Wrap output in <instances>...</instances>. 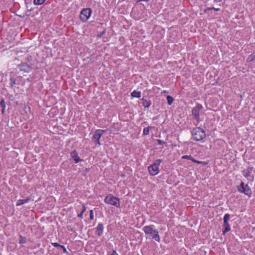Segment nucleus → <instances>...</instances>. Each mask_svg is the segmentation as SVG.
Returning <instances> with one entry per match:
<instances>
[{
    "instance_id": "nucleus-1",
    "label": "nucleus",
    "mask_w": 255,
    "mask_h": 255,
    "mask_svg": "<svg viewBox=\"0 0 255 255\" xmlns=\"http://www.w3.org/2000/svg\"><path fill=\"white\" fill-rule=\"evenodd\" d=\"M155 226L153 225L145 226L143 227L142 231L147 237L155 240L158 242H160V239L159 235V232L157 229H154Z\"/></svg>"
},
{
    "instance_id": "nucleus-2",
    "label": "nucleus",
    "mask_w": 255,
    "mask_h": 255,
    "mask_svg": "<svg viewBox=\"0 0 255 255\" xmlns=\"http://www.w3.org/2000/svg\"><path fill=\"white\" fill-rule=\"evenodd\" d=\"M192 138L195 141H201L206 137V133L203 129L200 127L193 128L191 131Z\"/></svg>"
},
{
    "instance_id": "nucleus-3",
    "label": "nucleus",
    "mask_w": 255,
    "mask_h": 255,
    "mask_svg": "<svg viewBox=\"0 0 255 255\" xmlns=\"http://www.w3.org/2000/svg\"><path fill=\"white\" fill-rule=\"evenodd\" d=\"M162 161L161 159H156L153 164L148 167V171L150 175L155 176L159 173V166Z\"/></svg>"
},
{
    "instance_id": "nucleus-4",
    "label": "nucleus",
    "mask_w": 255,
    "mask_h": 255,
    "mask_svg": "<svg viewBox=\"0 0 255 255\" xmlns=\"http://www.w3.org/2000/svg\"><path fill=\"white\" fill-rule=\"evenodd\" d=\"M104 202L107 204L115 206L116 207H120V198L114 196L111 194H109L106 196Z\"/></svg>"
},
{
    "instance_id": "nucleus-5",
    "label": "nucleus",
    "mask_w": 255,
    "mask_h": 255,
    "mask_svg": "<svg viewBox=\"0 0 255 255\" xmlns=\"http://www.w3.org/2000/svg\"><path fill=\"white\" fill-rule=\"evenodd\" d=\"M237 189L239 192L244 193L249 197H251L252 195L251 188L248 184H245L244 182H241L240 185L237 187Z\"/></svg>"
},
{
    "instance_id": "nucleus-6",
    "label": "nucleus",
    "mask_w": 255,
    "mask_h": 255,
    "mask_svg": "<svg viewBox=\"0 0 255 255\" xmlns=\"http://www.w3.org/2000/svg\"><path fill=\"white\" fill-rule=\"evenodd\" d=\"M107 130L98 129H96L92 138V140L99 146L101 145L100 139L102 136L106 132Z\"/></svg>"
},
{
    "instance_id": "nucleus-7",
    "label": "nucleus",
    "mask_w": 255,
    "mask_h": 255,
    "mask_svg": "<svg viewBox=\"0 0 255 255\" xmlns=\"http://www.w3.org/2000/svg\"><path fill=\"white\" fill-rule=\"evenodd\" d=\"M202 109V105L200 104H197L192 110V115L197 123H199L201 121L200 117V111Z\"/></svg>"
},
{
    "instance_id": "nucleus-8",
    "label": "nucleus",
    "mask_w": 255,
    "mask_h": 255,
    "mask_svg": "<svg viewBox=\"0 0 255 255\" xmlns=\"http://www.w3.org/2000/svg\"><path fill=\"white\" fill-rule=\"evenodd\" d=\"M92 10L90 8H83L80 14V18L83 22H86L90 17Z\"/></svg>"
},
{
    "instance_id": "nucleus-9",
    "label": "nucleus",
    "mask_w": 255,
    "mask_h": 255,
    "mask_svg": "<svg viewBox=\"0 0 255 255\" xmlns=\"http://www.w3.org/2000/svg\"><path fill=\"white\" fill-rule=\"evenodd\" d=\"M253 169V167L249 166L246 169H244L242 171V173L245 178L251 181H253L255 177V176L252 173Z\"/></svg>"
},
{
    "instance_id": "nucleus-10",
    "label": "nucleus",
    "mask_w": 255,
    "mask_h": 255,
    "mask_svg": "<svg viewBox=\"0 0 255 255\" xmlns=\"http://www.w3.org/2000/svg\"><path fill=\"white\" fill-rule=\"evenodd\" d=\"M230 218V215L229 214H226L224 215V229L223 231V235H225L227 232L231 230L230 225L228 222Z\"/></svg>"
},
{
    "instance_id": "nucleus-11",
    "label": "nucleus",
    "mask_w": 255,
    "mask_h": 255,
    "mask_svg": "<svg viewBox=\"0 0 255 255\" xmlns=\"http://www.w3.org/2000/svg\"><path fill=\"white\" fill-rule=\"evenodd\" d=\"M17 67L20 71L26 73L29 72L33 69L32 65H29L26 63H22L18 65Z\"/></svg>"
},
{
    "instance_id": "nucleus-12",
    "label": "nucleus",
    "mask_w": 255,
    "mask_h": 255,
    "mask_svg": "<svg viewBox=\"0 0 255 255\" xmlns=\"http://www.w3.org/2000/svg\"><path fill=\"white\" fill-rule=\"evenodd\" d=\"M104 225L102 223H100L98 224L97 227L96 228L95 234L98 236V237H101L104 231Z\"/></svg>"
},
{
    "instance_id": "nucleus-13",
    "label": "nucleus",
    "mask_w": 255,
    "mask_h": 255,
    "mask_svg": "<svg viewBox=\"0 0 255 255\" xmlns=\"http://www.w3.org/2000/svg\"><path fill=\"white\" fill-rule=\"evenodd\" d=\"M181 158L182 159H190L191 161H192L193 162L196 163H198V164H203V165H206L207 164V163L205 161H198V160H196L195 158H193V156H192L190 155H183V156H182L181 157Z\"/></svg>"
},
{
    "instance_id": "nucleus-14",
    "label": "nucleus",
    "mask_w": 255,
    "mask_h": 255,
    "mask_svg": "<svg viewBox=\"0 0 255 255\" xmlns=\"http://www.w3.org/2000/svg\"><path fill=\"white\" fill-rule=\"evenodd\" d=\"M70 155L71 157L74 159L75 163H77L83 160V159L79 158L78 155V152L75 149L71 152Z\"/></svg>"
},
{
    "instance_id": "nucleus-15",
    "label": "nucleus",
    "mask_w": 255,
    "mask_h": 255,
    "mask_svg": "<svg viewBox=\"0 0 255 255\" xmlns=\"http://www.w3.org/2000/svg\"><path fill=\"white\" fill-rule=\"evenodd\" d=\"M141 101L142 102V106L144 108H148L151 105V101L150 100H147L143 98L141 99Z\"/></svg>"
},
{
    "instance_id": "nucleus-16",
    "label": "nucleus",
    "mask_w": 255,
    "mask_h": 255,
    "mask_svg": "<svg viewBox=\"0 0 255 255\" xmlns=\"http://www.w3.org/2000/svg\"><path fill=\"white\" fill-rule=\"evenodd\" d=\"M30 200V197H27L25 199H19L17 201L16 206H21V205L24 204V203L28 202Z\"/></svg>"
},
{
    "instance_id": "nucleus-17",
    "label": "nucleus",
    "mask_w": 255,
    "mask_h": 255,
    "mask_svg": "<svg viewBox=\"0 0 255 255\" xmlns=\"http://www.w3.org/2000/svg\"><path fill=\"white\" fill-rule=\"evenodd\" d=\"M131 96L132 98H139L141 97V92L140 91H137L136 90H134L131 93Z\"/></svg>"
},
{
    "instance_id": "nucleus-18",
    "label": "nucleus",
    "mask_w": 255,
    "mask_h": 255,
    "mask_svg": "<svg viewBox=\"0 0 255 255\" xmlns=\"http://www.w3.org/2000/svg\"><path fill=\"white\" fill-rule=\"evenodd\" d=\"M152 128H153V127L152 126H148L147 128H145L143 130V135H149V130L150 129H152Z\"/></svg>"
},
{
    "instance_id": "nucleus-19",
    "label": "nucleus",
    "mask_w": 255,
    "mask_h": 255,
    "mask_svg": "<svg viewBox=\"0 0 255 255\" xmlns=\"http://www.w3.org/2000/svg\"><path fill=\"white\" fill-rule=\"evenodd\" d=\"M19 243L20 244H25L27 241V239L25 237L19 235L18 239Z\"/></svg>"
},
{
    "instance_id": "nucleus-20",
    "label": "nucleus",
    "mask_w": 255,
    "mask_h": 255,
    "mask_svg": "<svg viewBox=\"0 0 255 255\" xmlns=\"http://www.w3.org/2000/svg\"><path fill=\"white\" fill-rule=\"evenodd\" d=\"M10 81V86L11 88H13L14 85L16 84V81L15 79L14 78L11 77L9 79Z\"/></svg>"
},
{
    "instance_id": "nucleus-21",
    "label": "nucleus",
    "mask_w": 255,
    "mask_h": 255,
    "mask_svg": "<svg viewBox=\"0 0 255 255\" xmlns=\"http://www.w3.org/2000/svg\"><path fill=\"white\" fill-rule=\"evenodd\" d=\"M46 0H34L33 3L35 5H40L43 4Z\"/></svg>"
},
{
    "instance_id": "nucleus-22",
    "label": "nucleus",
    "mask_w": 255,
    "mask_h": 255,
    "mask_svg": "<svg viewBox=\"0 0 255 255\" xmlns=\"http://www.w3.org/2000/svg\"><path fill=\"white\" fill-rule=\"evenodd\" d=\"M167 100L168 104L169 105H172V104L173 102L174 99L172 97H171L170 96H167Z\"/></svg>"
},
{
    "instance_id": "nucleus-23",
    "label": "nucleus",
    "mask_w": 255,
    "mask_h": 255,
    "mask_svg": "<svg viewBox=\"0 0 255 255\" xmlns=\"http://www.w3.org/2000/svg\"><path fill=\"white\" fill-rule=\"evenodd\" d=\"M0 105L2 108L5 109V108H6L5 103L4 100L2 98L1 99V101H0Z\"/></svg>"
},
{
    "instance_id": "nucleus-24",
    "label": "nucleus",
    "mask_w": 255,
    "mask_h": 255,
    "mask_svg": "<svg viewBox=\"0 0 255 255\" xmlns=\"http://www.w3.org/2000/svg\"><path fill=\"white\" fill-rule=\"evenodd\" d=\"M156 141L157 142V144H158V145L166 144V142H165L163 140H161V139H156Z\"/></svg>"
},
{
    "instance_id": "nucleus-25",
    "label": "nucleus",
    "mask_w": 255,
    "mask_h": 255,
    "mask_svg": "<svg viewBox=\"0 0 255 255\" xmlns=\"http://www.w3.org/2000/svg\"><path fill=\"white\" fill-rule=\"evenodd\" d=\"M254 61L253 57H252V54H251L247 58V61L248 62H251Z\"/></svg>"
},
{
    "instance_id": "nucleus-26",
    "label": "nucleus",
    "mask_w": 255,
    "mask_h": 255,
    "mask_svg": "<svg viewBox=\"0 0 255 255\" xmlns=\"http://www.w3.org/2000/svg\"><path fill=\"white\" fill-rule=\"evenodd\" d=\"M94 212H93V210H91L90 211V219L91 220H93L94 219Z\"/></svg>"
},
{
    "instance_id": "nucleus-27",
    "label": "nucleus",
    "mask_w": 255,
    "mask_h": 255,
    "mask_svg": "<svg viewBox=\"0 0 255 255\" xmlns=\"http://www.w3.org/2000/svg\"><path fill=\"white\" fill-rule=\"evenodd\" d=\"M51 244L53 247H56V248H61V247L62 246L57 243H52Z\"/></svg>"
},
{
    "instance_id": "nucleus-28",
    "label": "nucleus",
    "mask_w": 255,
    "mask_h": 255,
    "mask_svg": "<svg viewBox=\"0 0 255 255\" xmlns=\"http://www.w3.org/2000/svg\"><path fill=\"white\" fill-rule=\"evenodd\" d=\"M86 210V207L85 206V204L84 203H82V209L81 212H82L84 213L85 211Z\"/></svg>"
},
{
    "instance_id": "nucleus-29",
    "label": "nucleus",
    "mask_w": 255,
    "mask_h": 255,
    "mask_svg": "<svg viewBox=\"0 0 255 255\" xmlns=\"http://www.w3.org/2000/svg\"><path fill=\"white\" fill-rule=\"evenodd\" d=\"M60 248L63 249V252L64 253H66V254L68 253V252H67L66 248L64 246L62 245Z\"/></svg>"
},
{
    "instance_id": "nucleus-30",
    "label": "nucleus",
    "mask_w": 255,
    "mask_h": 255,
    "mask_svg": "<svg viewBox=\"0 0 255 255\" xmlns=\"http://www.w3.org/2000/svg\"><path fill=\"white\" fill-rule=\"evenodd\" d=\"M105 33V30L103 31L100 33L98 34V37L101 38Z\"/></svg>"
},
{
    "instance_id": "nucleus-31",
    "label": "nucleus",
    "mask_w": 255,
    "mask_h": 255,
    "mask_svg": "<svg viewBox=\"0 0 255 255\" xmlns=\"http://www.w3.org/2000/svg\"><path fill=\"white\" fill-rule=\"evenodd\" d=\"M78 217L82 219L83 218V213L82 212H81L77 215Z\"/></svg>"
},
{
    "instance_id": "nucleus-32",
    "label": "nucleus",
    "mask_w": 255,
    "mask_h": 255,
    "mask_svg": "<svg viewBox=\"0 0 255 255\" xmlns=\"http://www.w3.org/2000/svg\"><path fill=\"white\" fill-rule=\"evenodd\" d=\"M252 57H253L254 60H255V51L252 54Z\"/></svg>"
},
{
    "instance_id": "nucleus-33",
    "label": "nucleus",
    "mask_w": 255,
    "mask_h": 255,
    "mask_svg": "<svg viewBox=\"0 0 255 255\" xmlns=\"http://www.w3.org/2000/svg\"><path fill=\"white\" fill-rule=\"evenodd\" d=\"M5 109H3V108H2V109H1V114H4V112H5Z\"/></svg>"
},
{
    "instance_id": "nucleus-34",
    "label": "nucleus",
    "mask_w": 255,
    "mask_h": 255,
    "mask_svg": "<svg viewBox=\"0 0 255 255\" xmlns=\"http://www.w3.org/2000/svg\"><path fill=\"white\" fill-rule=\"evenodd\" d=\"M222 0H214L215 2H219L221 1Z\"/></svg>"
},
{
    "instance_id": "nucleus-35",
    "label": "nucleus",
    "mask_w": 255,
    "mask_h": 255,
    "mask_svg": "<svg viewBox=\"0 0 255 255\" xmlns=\"http://www.w3.org/2000/svg\"><path fill=\"white\" fill-rule=\"evenodd\" d=\"M214 10L218 11H219L220 10V9L219 8H215Z\"/></svg>"
},
{
    "instance_id": "nucleus-36",
    "label": "nucleus",
    "mask_w": 255,
    "mask_h": 255,
    "mask_svg": "<svg viewBox=\"0 0 255 255\" xmlns=\"http://www.w3.org/2000/svg\"><path fill=\"white\" fill-rule=\"evenodd\" d=\"M214 8H215V7H212L208 8V9L209 10H211V9H214Z\"/></svg>"
},
{
    "instance_id": "nucleus-37",
    "label": "nucleus",
    "mask_w": 255,
    "mask_h": 255,
    "mask_svg": "<svg viewBox=\"0 0 255 255\" xmlns=\"http://www.w3.org/2000/svg\"><path fill=\"white\" fill-rule=\"evenodd\" d=\"M139 1H148L149 0H139Z\"/></svg>"
},
{
    "instance_id": "nucleus-38",
    "label": "nucleus",
    "mask_w": 255,
    "mask_h": 255,
    "mask_svg": "<svg viewBox=\"0 0 255 255\" xmlns=\"http://www.w3.org/2000/svg\"><path fill=\"white\" fill-rule=\"evenodd\" d=\"M162 93H168V91H163L162 92Z\"/></svg>"
},
{
    "instance_id": "nucleus-39",
    "label": "nucleus",
    "mask_w": 255,
    "mask_h": 255,
    "mask_svg": "<svg viewBox=\"0 0 255 255\" xmlns=\"http://www.w3.org/2000/svg\"><path fill=\"white\" fill-rule=\"evenodd\" d=\"M67 229L69 230H71V231H72V229L71 228H69V227H67Z\"/></svg>"
}]
</instances>
